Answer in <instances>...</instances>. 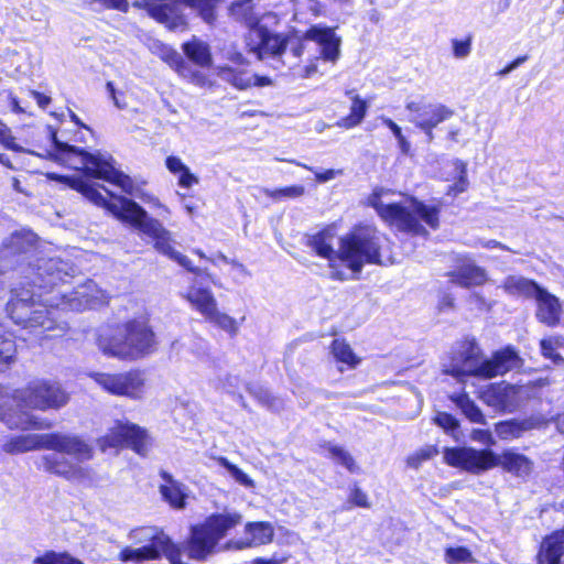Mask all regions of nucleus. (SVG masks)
<instances>
[{
	"instance_id": "864d4df0",
	"label": "nucleus",
	"mask_w": 564,
	"mask_h": 564,
	"mask_svg": "<svg viewBox=\"0 0 564 564\" xmlns=\"http://www.w3.org/2000/svg\"><path fill=\"white\" fill-rule=\"evenodd\" d=\"M470 438L482 445H492L495 443L492 434L488 430L475 429L470 433Z\"/></svg>"
},
{
	"instance_id": "09e8293b",
	"label": "nucleus",
	"mask_w": 564,
	"mask_h": 564,
	"mask_svg": "<svg viewBox=\"0 0 564 564\" xmlns=\"http://www.w3.org/2000/svg\"><path fill=\"white\" fill-rule=\"evenodd\" d=\"M523 425L524 423L505 422L498 425L497 431L501 436L511 435L512 437H519L520 433L527 430Z\"/></svg>"
},
{
	"instance_id": "a211bd4d",
	"label": "nucleus",
	"mask_w": 564,
	"mask_h": 564,
	"mask_svg": "<svg viewBox=\"0 0 564 564\" xmlns=\"http://www.w3.org/2000/svg\"><path fill=\"white\" fill-rule=\"evenodd\" d=\"M133 7L147 10L151 18L171 31L186 28L185 17L171 0H137Z\"/></svg>"
},
{
	"instance_id": "1a4fd4ad",
	"label": "nucleus",
	"mask_w": 564,
	"mask_h": 564,
	"mask_svg": "<svg viewBox=\"0 0 564 564\" xmlns=\"http://www.w3.org/2000/svg\"><path fill=\"white\" fill-rule=\"evenodd\" d=\"M33 297L34 294L29 291H12L6 306L9 317L24 328L41 329L39 334L53 330L55 328L53 312L44 305H36Z\"/></svg>"
},
{
	"instance_id": "5fc2aeb1",
	"label": "nucleus",
	"mask_w": 564,
	"mask_h": 564,
	"mask_svg": "<svg viewBox=\"0 0 564 564\" xmlns=\"http://www.w3.org/2000/svg\"><path fill=\"white\" fill-rule=\"evenodd\" d=\"M165 165L167 170L173 174L182 173L187 166L182 162V160L177 156L171 155L165 160Z\"/></svg>"
},
{
	"instance_id": "f8f14e48",
	"label": "nucleus",
	"mask_w": 564,
	"mask_h": 564,
	"mask_svg": "<svg viewBox=\"0 0 564 564\" xmlns=\"http://www.w3.org/2000/svg\"><path fill=\"white\" fill-rule=\"evenodd\" d=\"M13 400L26 408L47 410L58 409L68 401L67 394L56 383L45 380H33L23 390H15Z\"/></svg>"
},
{
	"instance_id": "20e7f679",
	"label": "nucleus",
	"mask_w": 564,
	"mask_h": 564,
	"mask_svg": "<svg viewBox=\"0 0 564 564\" xmlns=\"http://www.w3.org/2000/svg\"><path fill=\"white\" fill-rule=\"evenodd\" d=\"M73 189L80 193L89 202L97 206L104 207L109 210L116 218L130 224L144 235L154 240V248L162 254L169 257L177 262L181 267L188 272L198 274L199 268L194 267L192 261L181 252L176 251L170 245V232L162 226V224L149 216L148 212L131 198L121 195H115L105 186H101L117 203H110L107 198L98 192L93 184L83 177H64Z\"/></svg>"
},
{
	"instance_id": "0e129e2a",
	"label": "nucleus",
	"mask_w": 564,
	"mask_h": 564,
	"mask_svg": "<svg viewBox=\"0 0 564 564\" xmlns=\"http://www.w3.org/2000/svg\"><path fill=\"white\" fill-rule=\"evenodd\" d=\"M188 82L198 87H206V86L210 85V82L207 78V76L198 69H195L193 76L191 77V79Z\"/></svg>"
},
{
	"instance_id": "de8ad7c7",
	"label": "nucleus",
	"mask_w": 564,
	"mask_h": 564,
	"mask_svg": "<svg viewBox=\"0 0 564 564\" xmlns=\"http://www.w3.org/2000/svg\"><path fill=\"white\" fill-rule=\"evenodd\" d=\"M359 362L357 355H334V364L340 372L355 368Z\"/></svg>"
},
{
	"instance_id": "338daca9",
	"label": "nucleus",
	"mask_w": 564,
	"mask_h": 564,
	"mask_svg": "<svg viewBox=\"0 0 564 564\" xmlns=\"http://www.w3.org/2000/svg\"><path fill=\"white\" fill-rule=\"evenodd\" d=\"M252 76H253L252 86L264 87V86H270L272 84V79L268 76H261V75H257V74H252Z\"/></svg>"
},
{
	"instance_id": "603ef678",
	"label": "nucleus",
	"mask_w": 564,
	"mask_h": 564,
	"mask_svg": "<svg viewBox=\"0 0 564 564\" xmlns=\"http://www.w3.org/2000/svg\"><path fill=\"white\" fill-rule=\"evenodd\" d=\"M540 346L542 352H553L555 349L564 348V338L561 336L543 338Z\"/></svg>"
},
{
	"instance_id": "f257e3e1",
	"label": "nucleus",
	"mask_w": 564,
	"mask_h": 564,
	"mask_svg": "<svg viewBox=\"0 0 564 564\" xmlns=\"http://www.w3.org/2000/svg\"><path fill=\"white\" fill-rule=\"evenodd\" d=\"M305 40L313 41L319 46L321 57L325 62L334 63L339 58L341 39L335 33L334 28L324 24L312 25L303 39L274 33L259 25L250 30L247 45L259 61L275 70H282L284 67L291 69L299 65L305 50Z\"/></svg>"
},
{
	"instance_id": "2f4dec72",
	"label": "nucleus",
	"mask_w": 564,
	"mask_h": 564,
	"mask_svg": "<svg viewBox=\"0 0 564 564\" xmlns=\"http://www.w3.org/2000/svg\"><path fill=\"white\" fill-rule=\"evenodd\" d=\"M182 48L186 57L196 65L202 67L212 65L213 57L209 46L206 43L194 39L193 41L185 42Z\"/></svg>"
},
{
	"instance_id": "39448f33",
	"label": "nucleus",
	"mask_w": 564,
	"mask_h": 564,
	"mask_svg": "<svg viewBox=\"0 0 564 564\" xmlns=\"http://www.w3.org/2000/svg\"><path fill=\"white\" fill-rule=\"evenodd\" d=\"M382 189L376 188L368 197V205L386 221L393 223L402 231L414 236L427 237L429 231L422 225L426 224L431 229L440 227L441 208L436 205H426L414 196L405 202L384 204L381 200Z\"/></svg>"
},
{
	"instance_id": "a878e982",
	"label": "nucleus",
	"mask_w": 564,
	"mask_h": 564,
	"mask_svg": "<svg viewBox=\"0 0 564 564\" xmlns=\"http://www.w3.org/2000/svg\"><path fill=\"white\" fill-rule=\"evenodd\" d=\"M564 554V528L546 536L538 554L539 564H560Z\"/></svg>"
},
{
	"instance_id": "774afa93",
	"label": "nucleus",
	"mask_w": 564,
	"mask_h": 564,
	"mask_svg": "<svg viewBox=\"0 0 564 564\" xmlns=\"http://www.w3.org/2000/svg\"><path fill=\"white\" fill-rule=\"evenodd\" d=\"M13 362V355H0V372L8 370Z\"/></svg>"
},
{
	"instance_id": "a18cd8bd",
	"label": "nucleus",
	"mask_w": 564,
	"mask_h": 564,
	"mask_svg": "<svg viewBox=\"0 0 564 564\" xmlns=\"http://www.w3.org/2000/svg\"><path fill=\"white\" fill-rule=\"evenodd\" d=\"M435 423L446 432H454L459 426L455 416L446 412H440L434 419Z\"/></svg>"
},
{
	"instance_id": "412c9836",
	"label": "nucleus",
	"mask_w": 564,
	"mask_h": 564,
	"mask_svg": "<svg viewBox=\"0 0 564 564\" xmlns=\"http://www.w3.org/2000/svg\"><path fill=\"white\" fill-rule=\"evenodd\" d=\"M535 301L538 304L535 315L539 322L549 327L558 325L563 312L560 299L544 288Z\"/></svg>"
},
{
	"instance_id": "c03bdc74",
	"label": "nucleus",
	"mask_w": 564,
	"mask_h": 564,
	"mask_svg": "<svg viewBox=\"0 0 564 564\" xmlns=\"http://www.w3.org/2000/svg\"><path fill=\"white\" fill-rule=\"evenodd\" d=\"M471 35H468L465 40L453 39L452 48L453 55L456 58H466L471 52Z\"/></svg>"
},
{
	"instance_id": "ddd939ff",
	"label": "nucleus",
	"mask_w": 564,
	"mask_h": 564,
	"mask_svg": "<svg viewBox=\"0 0 564 564\" xmlns=\"http://www.w3.org/2000/svg\"><path fill=\"white\" fill-rule=\"evenodd\" d=\"M443 459L451 467L480 475L495 468L496 453L491 449H476L468 446L445 447Z\"/></svg>"
},
{
	"instance_id": "e2e57ef3",
	"label": "nucleus",
	"mask_w": 564,
	"mask_h": 564,
	"mask_svg": "<svg viewBox=\"0 0 564 564\" xmlns=\"http://www.w3.org/2000/svg\"><path fill=\"white\" fill-rule=\"evenodd\" d=\"M330 351L329 352H354L348 344L345 341H340L339 339L332 338L330 339Z\"/></svg>"
},
{
	"instance_id": "b1692460",
	"label": "nucleus",
	"mask_w": 564,
	"mask_h": 564,
	"mask_svg": "<svg viewBox=\"0 0 564 564\" xmlns=\"http://www.w3.org/2000/svg\"><path fill=\"white\" fill-rule=\"evenodd\" d=\"M495 467L500 466L503 470L517 477H525L532 470V462L521 453L507 449L502 454H496Z\"/></svg>"
},
{
	"instance_id": "49530a36",
	"label": "nucleus",
	"mask_w": 564,
	"mask_h": 564,
	"mask_svg": "<svg viewBox=\"0 0 564 564\" xmlns=\"http://www.w3.org/2000/svg\"><path fill=\"white\" fill-rule=\"evenodd\" d=\"M208 319L214 322L220 328H223V329H225L227 332L236 330V322H235V319L232 317H230L229 315H227V314L218 312L217 308L215 310V314H212L208 317Z\"/></svg>"
},
{
	"instance_id": "0eeeda50",
	"label": "nucleus",
	"mask_w": 564,
	"mask_h": 564,
	"mask_svg": "<svg viewBox=\"0 0 564 564\" xmlns=\"http://www.w3.org/2000/svg\"><path fill=\"white\" fill-rule=\"evenodd\" d=\"M97 343L101 352H147L155 335L145 321L130 319L116 329L101 328Z\"/></svg>"
},
{
	"instance_id": "473e14b6",
	"label": "nucleus",
	"mask_w": 564,
	"mask_h": 564,
	"mask_svg": "<svg viewBox=\"0 0 564 564\" xmlns=\"http://www.w3.org/2000/svg\"><path fill=\"white\" fill-rule=\"evenodd\" d=\"M218 77L239 90H246L252 87L253 76L246 69L223 66L219 67Z\"/></svg>"
},
{
	"instance_id": "69168bd1",
	"label": "nucleus",
	"mask_w": 564,
	"mask_h": 564,
	"mask_svg": "<svg viewBox=\"0 0 564 564\" xmlns=\"http://www.w3.org/2000/svg\"><path fill=\"white\" fill-rule=\"evenodd\" d=\"M106 89L109 94V96L111 97V99L113 100L115 105L119 108V109H123L124 108V104H121V101L119 100V98L117 97V90L115 88V85L112 82H107L106 84Z\"/></svg>"
},
{
	"instance_id": "2eb2a0df",
	"label": "nucleus",
	"mask_w": 564,
	"mask_h": 564,
	"mask_svg": "<svg viewBox=\"0 0 564 564\" xmlns=\"http://www.w3.org/2000/svg\"><path fill=\"white\" fill-rule=\"evenodd\" d=\"M32 283L45 292L52 291L59 283H67L74 278L77 268L61 258H42L34 265Z\"/></svg>"
},
{
	"instance_id": "9d476101",
	"label": "nucleus",
	"mask_w": 564,
	"mask_h": 564,
	"mask_svg": "<svg viewBox=\"0 0 564 564\" xmlns=\"http://www.w3.org/2000/svg\"><path fill=\"white\" fill-rule=\"evenodd\" d=\"M130 540L137 544H144L141 547H126L120 552L122 562H142L159 558L165 549L173 543L171 539L154 527L134 529L129 534Z\"/></svg>"
},
{
	"instance_id": "c9c22d12",
	"label": "nucleus",
	"mask_w": 564,
	"mask_h": 564,
	"mask_svg": "<svg viewBox=\"0 0 564 564\" xmlns=\"http://www.w3.org/2000/svg\"><path fill=\"white\" fill-rule=\"evenodd\" d=\"M324 448L332 459L347 468L350 473H357L359 470V467L356 465L351 455L343 447L333 443H327Z\"/></svg>"
},
{
	"instance_id": "7ed1b4c3",
	"label": "nucleus",
	"mask_w": 564,
	"mask_h": 564,
	"mask_svg": "<svg viewBox=\"0 0 564 564\" xmlns=\"http://www.w3.org/2000/svg\"><path fill=\"white\" fill-rule=\"evenodd\" d=\"M35 449L53 453L41 456L39 466L45 471L68 480L86 478L82 463L93 458V447L82 437L68 433L28 434L12 436L2 444L7 454H22Z\"/></svg>"
},
{
	"instance_id": "6e6d98bb",
	"label": "nucleus",
	"mask_w": 564,
	"mask_h": 564,
	"mask_svg": "<svg viewBox=\"0 0 564 564\" xmlns=\"http://www.w3.org/2000/svg\"><path fill=\"white\" fill-rule=\"evenodd\" d=\"M305 169H307L306 165H303ZM308 170L313 171L314 172V175H315V180L318 182V183H326L333 178L336 177V175L338 174H341V171L340 170H333V169H329V170H325L323 172H318V171H314L312 167H308Z\"/></svg>"
},
{
	"instance_id": "f03ea898",
	"label": "nucleus",
	"mask_w": 564,
	"mask_h": 564,
	"mask_svg": "<svg viewBox=\"0 0 564 564\" xmlns=\"http://www.w3.org/2000/svg\"><path fill=\"white\" fill-rule=\"evenodd\" d=\"M47 131L52 144V151L48 152L50 158L54 161L66 163L76 170L82 169L85 173V175H70V177H83L87 180L98 192V186L90 178L102 180L121 188L126 194L140 198L147 204L162 207L156 197L143 192L134 184L133 180L128 174L116 166V160L111 154L101 151L89 152L84 148L61 141L57 137V130L52 126H47ZM47 177L72 188L64 178L69 177V175L48 173Z\"/></svg>"
},
{
	"instance_id": "9b49d317",
	"label": "nucleus",
	"mask_w": 564,
	"mask_h": 564,
	"mask_svg": "<svg viewBox=\"0 0 564 564\" xmlns=\"http://www.w3.org/2000/svg\"><path fill=\"white\" fill-rule=\"evenodd\" d=\"M150 444V436L147 431L126 420L115 421L108 433L98 440V445L102 452L108 448L127 446L142 456L147 455Z\"/></svg>"
},
{
	"instance_id": "423d86ee",
	"label": "nucleus",
	"mask_w": 564,
	"mask_h": 564,
	"mask_svg": "<svg viewBox=\"0 0 564 564\" xmlns=\"http://www.w3.org/2000/svg\"><path fill=\"white\" fill-rule=\"evenodd\" d=\"M381 234L370 226L355 227L339 240L338 259L354 274H360L365 264H382Z\"/></svg>"
},
{
	"instance_id": "5701e85b",
	"label": "nucleus",
	"mask_w": 564,
	"mask_h": 564,
	"mask_svg": "<svg viewBox=\"0 0 564 564\" xmlns=\"http://www.w3.org/2000/svg\"><path fill=\"white\" fill-rule=\"evenodd\" d=\"M514 388L509 384H489L479 391V399L488 406L505 411L511 405Z\"/></svg>"
},
{
	"instance_id": "79ce46f5",
	"label": "nucleus",
	"mask_w": 564,
	"mask_h": 564,
	"mask_svg": "<svg viewBox=\"0 0 564 564\" xmlns=\"http://www.w3.org/2000/svg\"><path fill=\"white\" fill-rule=\"evenodd\" d=\"M437 453H438V451H437L436 446L427 445V446L420 448L414 454L410 455L408 457L406 463L412 468H419L423 462L434 457L435 455H437Z\"/></svg>"
},
{
	"instance_id": "680f3d73",
	"label": "nucleus",
	"mask_w": 564,
	"mask_h": 564,
	"mask_svg": "<svg viewBox=\"0 0 564 564\" xmlns=\"http://www.w3.org/2000/svg\"><path fill=\"white\" fill-rule=\"evenodd\" d=\"M350 500L354 505H356L358 507H367L368 506L367 495L358 487H355L351 490Z\"/></svg>"
},
{
	"instance_id": "37998d69",
	"label": "nucleus",
	"mask_w": 564,
	"mask_h": 564,
	"mask_svg": "<svg viewBox=\"0 0 564 564\" xmlns=\"http://www.w3.org/2000/svg\"><path fill=\"white\" fill-rule=\"evenodd\" d=\"M305 188L303 185H291L283 188H278L274 191H267L268 196L274 198V199H281V198H295L300 197L304 194Z\"/></svg>"
},
{
	"instance_id": "393cba45",
	"label": "nucleus",
	"mask_w": 564,
	"mask_h": 564,
	"mask_svg": "<svg viewBox=\"0 0 564 564\" xmlns=\"http://www.w3.org/2000/svg\"><path fill=\"white\" fill-rule=\"evenodd\" d=\"M336 236L335 225H329L314 235L306 236V246L319 257L332 260L338 258V251L333 248V240Z\"/></svg>"
},
{
	"instance_id": "7c9ffc66",
	"label": "nucleus",
	"mask_w": 564,
	"mask_h": 564,
	"mask_svg": "<svg viewBox=\"0 0 564 564\" xmlns=\"http://www.w3.org/2000/svg\"><path fill=\"white\" fill-rule=\"evenodd\" d=\"M253 0H235L229 6V15L236 21L243 22L248 26L254 29L259 26V18L253 11Z\"/></svg>"
},
{
	"instance_id": "c85d7f7f",
	"label": "nucleus",
	"mask_w": 564,
	"mask_h": 564,
	"mask_svg": "<svg viewBox=\"0 0 564 564\" xmlns=\"http://www.w3.org/2000/svg\"><path fill=\"white\" fill-rule=\"evenodd\" d=\"M249 541L237 543V549L263 545L272 541L273 527L269 522H250L246 525Z\"/></svg>"
},
{
	"instance_id": "4c0bfd02",
	"label": "nucleus",
	"mask_w": 564,
	"mask_h": 564,
	"mask_svg": "<svg viewBox=\"0 0 564 564\" xmlns=\"http://www.w3.org/2000/svg\"><path fill=\"white\" fill-rule=\"evenodd\" d=\"M218 463L220 466H223L228 474L241 486L247 488L254 487L253 480L243 473L239 467L231 464L226 457H219Z\"/></svg>"
},
{
	"instance_id": "052dcab7",
	"label": "nucleus",
	"mask_w": 564,
	"mask_h": 564,
	"mask_svg": "<svg viewBox=\"0 0 564 564\" xmlns=\"http://www.w3.org/2000/svg\"><path fill=\"white\" fill-rule=\"evenodd\" d=\"M196 68H194L188 62L182 58V63L175 66L174 70L184 79L189 80Z\"/></svg>"
},
{
	"instance_id": "bb28decb",
	"label": "nucleus",
	"mask_w": 564,
	"mask_h": 564,
	"mask_svg": "<svg viewBox=\"0 0 564 564\" xmlns=\"http://www.w3.org/2000/svg\"><path fill=\"white\" fill-rule=\"evenodd\" d=\"M502 288L509 295L528 299H536L544 289L534 280L521 275H508L503 281Z\"/></svg>"
},
{
	"instance_id": "4d7b16f0",
	"label": "nucleus",
	"mask_w": 564,
	"mask_h": 564,
	"mask_svg": "<svg viewBox=\"0 0 564 564\" xmlns=\"http://www.w3.org/2000/svg\"><path fill=\"white\" fill-rule=\"evenodd\" d=\"M455 352H481L478 348V343L476 341L475 337L466 336L462 343L460 347Z\"/></svg>"
},
{
	"instance_id": "58836bf2",
	"label": "nucleus",
	"mask_w": 564,
	"mask_h": 564,
	"mask_svg": "<svg viewBox=\"0 0 564 564\" xmlns=\"http://www.w3.org/2000/svg\"><path fill=\"white\" fill-rule=\"evenodd\" d=\"M455 170L457 172V178L455 183L452 186H449L447 194H453L456 196L460 193H464L468 187L467 164L462 160H456Z\"/></svg>"
},
{
	"instance_id": "aec40b11",
	"label": "nucleus",
	"mask_w": 564,
	"mask_h": 564,
	"mask_svg": "<svg viewBox=\"0 0 564 564\" xmlns=\"http://www.w3.org/2000/svg\"><path fill=\"white\" fill-rule=\"evenodd\" d=\"M447 276L454 284L466 289L482 285L488 280L487 271L467 257L458 258L455 269Z\"/></svg>"
},
{
	"instance_id": "f3484780",
	"label": "nucleus",
	"mask_w": 564,
	"mask_h": 564,
	"mask_svg": "<svg viewBox=\"0 0 564 564\" xmlns=\"http://www.w3.org/2000/svg\"><path fill=\"white\" fill-rule=\"evenodd\" d=\"M62 305L64 308L82 312L95 308L106 303L105 292L98 288L93 280H86L83 284H78L72 292L62 293Z\"/></svg>"
},
{
	"instance_id": "c756f323",
	"label": "nucleus",
	"mask_w": 564,
	"mask_h": 564,
	"mask_svg": "<svg viewBox=\"0 0 564 564\" xmlns=\"http://www.w3.org/2000/svg\"><path fill=\"white\" fill-rule=\"evenodd\" d=\"M186 300L199 311L206 318L215 314L216 300L208 289H192L185 295Z\"/></svg>"
},
{
	"instance_id": "cd10ccee",
	"label": "nucleus",
	"mask_w": 564,
	"mask_h": 564,
	"mask_svg": "<svg viewBox=\"0 0 564 564\" xmlns=\"http://www.w3.org/2000/svg\"><path fill=\"white\" fill-rule=\"evenodd\" d=\"M163 484L160 487V492L165 501L174 508H183L187 494L184 485L173 479L166 471L161 473Z\"/></svg>"
},
{
	"instance_id": "e433bc0d",
	"label": "nucleus",
	"mask_w": 564,
	"mask_h": 564,
	"mask_svg": "<svg viewBox=\"0 0 564 564\" xmlns=\"http://www.w3.org/2000/svg\"><path fill=\"white\" fill-rule=\"evenodd\" d=\"M444 561L447 564L474 563L471 552L465 546L447 547L444 552Z\"/></svg>"
},
{
	"instance_id": "ea45409f",
	"label": "nucleus",
	"mask_w": 564,
	"mask_h": 564,
	"mask_svg": "<svg viewBox=\"0 0 564 564\" xmlns=\"http://www.w3.org/2000/svg\"><path fill=\"white\" fill-rule=\"evenodd\" d=\"M381 121L386 127H388L391 130L392 134L398 141L402 154H409L411 150V143L403 135L401 127H399L392 119L388 117H381Z\"/></svg>"
},
{
	"instance_id": "dca6fc26",
	"label": "nucleus",
	"mask_w": 564,
	"mask_h": 564,
	"mask_svg": "<svg viewBox=\"0 0 564 564\" xmlns=\"http://www.w3.org/2000/svg\"><path fill=\"white\" fill-rule=\"evenodd\" d=\"M91 377L105 391L115 395L140 399L144 393V378L140 371L118 375L95 372Z\"/></svg>"
},
{
	"instance_id": "bf43d9fd",
	"label": "nucleus",
	"mask_w": 564,
	"mask_h": 564,
	"mask_svg": "<svg viewBox=\"0 0 564 564\" xmlns=\"http://www.w3.org/2000/svg\"><path fill=\"white\" fill-rule=\"evenodd\" d=\"M528 55H522L510 62L507 66H505L502 69H500L497 75L500 77H505L509 75L511 72L517 69L520 65H522L524 62L528 61Z\"/></svg>"
},
{
	"instance_id": "13d9d810",
	"label": "nucleus",
	"mask_w": 564,
	"mask_h": 564,
	"mask_svg": "<svg viewBox=\"0 0 564 564\" xmlns=\"http://www.w3.org/2000/svg\"><path fill=\"white\" fill-rule=\"evenodd\" d=\"M198 183V178L191 172L188 166L178 174V185L184 188H189L192 185Z\"/></svg>"
},
{
	"instance_id": "a19ab883",
	"label": "nucleus",
	"mask_w": 564,
	"mask_h": 564,
	"mask_svg": "<svg viewBox=\"0 0 564 564\" xmlns=\"http://www.w3.org/2000/svg\"><path fill=\"white\" fill-rule=\"evenodd\" d=\"M33 564H83L79 560L68 554L50 552L34 560Z\"/></svg>"
},
{
	"instance_id": "6e6552de",
	"label": "nucleus",
	"mask_w": 564,
	"mask_h": 564,
	"mask_svg": "<svg viewBox=\"0 0 564 564\" xmlns=\"http://www.w3.org/2000/svg\"><path fill=\"white\" fill-rule=\"evenodd\" d=\"M240 521L241 517L236 512L220 513L213 514L203 523L192 527L187 543L189 557L202 561L213 554L227 531L239 524Z\"/></svg>"
},
{
	"instance_id": "4468645a",
	"label": "nucleus",
	"mask_w": 564,
	"mask_h": 564,
	"mask_svg": "<svg viewBox=\"0 0 564 564\" xmlns=\"http://www.w3.org/2000/svg\"><path fill=\"white\" fill-rule=\"evenodd\" d=\"M462 366H453L451 372L459 380H464L466 376H477L484 378H492L505 373L509 369V364L518 355H491V359L480 361L479 355H458Z\"/></svg>"
},
{
	"instance_id": "4be33fe9",
	"label": "nucleus",
	"mask_w": 564,
	"mask_h": 564,
	"mask_svg": "<svg viewBox=\"0 0 564 564\" xmlns=\"http://www.w3.org/2000/svg\"><path fill=\"white\" fill-rule=\"evenodd\" d=\"M37 237L31 230H19L11 234L2 242L0 258L20 257L33 250Z\"/></svg>"
},
{
	"instance_id": "72a5a7b5",
	"label": "nucleus",
	"mask_w": 564,
	"mask_h": 564,
	"mask_svg": "<svg viewBox=\"0 0 564 564\" xmlns=\"http://www.w3.org/2000/svg\"><path fill=\"white\" fill-rule=\"evenodd\" d=\"M451 400L460 409L463 414L473 423L486 424L485 415L466 393L453 394Z\"/></svg>"
},
{
	"instance_id": "f704fd0d",
	"label": "nucleus",
	"mask_w": 564,
	"mask_h": 564,
	"mask_svg": "<svg viewBox=\"0 0 564 564\" xmlns=\"http://www.w3.org/2000/svg\"><path fill=\"white\" fill-rule=\"evenodd\" d=\"M368 105L365 100H362L358 95L352 97V104L350 107V113L340 119L338 122L339 127H344L346 129L354 128L358 126L365 118L367 113Z\"/></svg>"
},
{
	"instance_id": "3c124183",
	"label": "nucleus",
	"mask_w": 564,
	"mask_h": 564,
	"mask_svg": "<svg viewBox=\"0 0 564 564\" xmlns=\"http://www.w3.org/2000/svg\"><path fill=\"white\" fill-rule=\"evenodd\" d=\"M160 56L173 69L175 68V66H177L178 63H182L183 58V56L178 52L169 46L162 47Z\"/></svg>"
},
{
	"instance_id": "8fccbe9b",
	"label": "nucleus",
	"mask_w": 564,
	"mask_h": 564,
	"mask_svg": "<svg viewBox=\"0 0 564 564\" xmlns=\"http://www.w3.org/2000/svg\"><path fill=\"white\" fill-rule=\"evenodd\" d=\"M0 143L14 152H23V148L14 142V138L8 133V128L0 121Z\"/></svg>"
},
{
	"instance_id": "6ab92c4d",
	"label": "nucleus",
	"mask_w": 564,
	"mask_h": 564,
	"mask_svg": "<svg viewBox=\"0 0 564 564\" xmlns=\"http://www.w3.org/2000/svg\"><path fill=\"white\" fill-rule=\"evenodd\" d=\"M405 108L411 112L409 121L417 128H436L441 122L454 115L452 109L442 104L409 101Z\"/></svg>"
}]
</instances>
